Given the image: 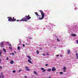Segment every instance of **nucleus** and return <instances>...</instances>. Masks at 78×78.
<instances>
[{"mask_svg": "<svg viewBox=\"0 0 78 78\" xmlns=\"http://www.w3.org/2000/svg\"><path fill=\"white\" fill-rule=\"evenodd\" d=\"M76 56L77 57L76 59H78V54L77 53H76Z\"/></svg>", "mask_w": 78, "mask_h": 78, "instance_id": "obj_18", "label": "nucleus"}, {"mask_svg": "<svg viewBox=\"0 0 78 78\" xmlns=\"http://www.w3.org/2000/svg\"><path fill=\"white\" fill-rule=\"evenodd\" d=\"M9 49L10 50H12V47H9Z\"/></svg>", "mask_w": 78, "mask_h": 78, "instance_id": "obj_25", "label": "nucleus"}, {"mask_svg": "<svg viewBox=\"0 0 78 78\" xmlns=\"http://www.w3.org/2000/svg\"><path fill=\"white\" fill-rule=\"evenodd\" d=\"M39 50H42V48H40V49H39Z\"/></svg>", "mask_w": 78, "mask_h": 78, "instance_id": "obj_37", "label": "nucleus"}, {"mask_svg": "<svg viewBox=\"0 0 78 78\" xmlns=\"http://www.w3.org/2000/svg\"><path fill=\"white\" fill-rule=\"evenodd\" d=\"M27 57L29 58V59H30V60H32V59L31 58V57L28 56V55H27Z\"/></svg>", "mask_w": 78, "mask_h": 78, "instance_id": "obj_9", "label": "nucleus"}, {"mask_svg": "<svg viewBox=\"0 0 78 78\" xmlns=\"http://www.w3.org/2000/svg\"><path fill=\"white\" fill-rule=\"evenodd\" d=\"M1 74H2V73H1Z\"/></svg>", "mask_w": 78, "mask_h": 78, "instance_id": "obj_49", "label": "nucleus"}, {"mask_svg": "<svg viewBox=\"0 0 78 78\" xmlns=\"http://www.w3.org/2000/svg\"><path fill=\"white\" fill-rule=\"evenodd\" d=\"M77 43L78 44V40L76 41Z\"/></svg>", "mask_w": 78, "mask_h": 78, "instance_id": "obj_35", "label": "nucleus"}, {"mask_svg": "<svg viewBox=\"0 0 78 78\" xmlns=\"http://www.w3.org/2000/svg\"><path fill=\"white\" fill-rule=\"evenodd\" d=\"M9 46H10L11 47L12 46L11 45V44H10L9 45Z\"/></svg>", "mask_w": 78, "mask_h": 78, "instance_id": "obj_36", "label": "nucleus"}, {"mask_svg": "<svg viewBox=\"0 0 78 78\" xmlns=\"http://www.w3.org/2000/svg\"><path fill=\"white\" fill-rule=\"evenodd\" d=\"M35 14L36 16H37V17H38V16H39V14H38V13L37 12H35Z\"/></svg>", "mask_w": 78, "mask_h": 78, "instance_id": "obj_12", "label": "nucleus"}, {"mask_svg": "<svg viewBox=\"0 0 78 78\" xmlns=\"http://www.w3.org/2000/svg\"><path fill=\"white\" fill-rule=\"evenodd\" d=\"M28 62L29 63H30V64H33V62L31 61L30 59L28 60Z\"/></svg>", "mask_w": 78, "mask_h": 78, "instance_id": "obj_8", "label": "nucleus"}, {"mask_svg": "<svg viewBox=\"0 0 78 78\" xmlns=\"http://www.w3.org/2000/svg\"><path fill=\"white\" fill-rule=\"evenodd\" d=\"M2 78H5V77L3 75H2Z\"/></svg>", "mask_w": 78, "mask_h": 78, "instance_id": "obj_27", "label": "nucleus"}, {"mask_svg": "<svg viewBox=\"0 0 78 78\" xmlns=\"http://www.w3.org/2000/svg\"><path fill=\"white\" fill-rule=\"evenodd\" d=\"M21 71H22V69H20V70H19V72H21Z\"/></svg>", "mask_w": 78, "mask_h": 78, "instance_id": "obj_30", "label": "nucleus"}, {"mask_svg": "<svg viewBox=\"0 0 78 78\" xmlns=\"http://www.w3.org/2000/svg\"><path fill=\"white\" fill-rule=\"evenodd\" d=\"M39 16L40 17L41 16Z\"/></svg>", "mask_w": 78, "mask_h": 78, "instance_id": "obj_50", "label": "nucleus"}, {"mask_svg": "<svg viewBox=\"0 0 78 78\" xmlns=\"http://www.w3.org/2000/svg\"><path fill=\"white\" fill-rule=\"evenodd\" d=\"M22 46L23 47H25V44H22Z\"/></svg>", "mask_w": 78, "mask_h": 78, "instance_id": "obj_24", "label": "nucleus"}, {"mask_svg": "<svg viewBox=\"0 0 78 78\" xmlns=\"http://www.w3.org/2000/svg\"><path fill=\"white\" fill-rule=\"evenodd\" d=\"M34 78H36V77H34Z\"/></svg>", "mask_w": 78, "mask_h": 78, "instance_id": "obj_47", "label": "nucleus"}, {"mask_svg": "<svg viewBox=\"0 0 78 78\" xmlns=\"http://www.w3.org/2000/svg\"><path fill=\"white\" fill-rule=\"evenodd\" d=\"M55 70H56V68L55 67H53L52 69V71L54 72V71H55Z\"/></svg>", "mask_w": 78, "mask_h": 78, "instance_id": "obj_6", "label": "nucleus"}, {"mask_svg": "<svg viewBox=\"0 0 78 78\" xmlns=\"http://www.w3.org/2000/svg\"><path fill=\"white\" fill-rule=\"evenodd\" d=\"M7 44H9V42H7Z\"/></svg>", "mask_w": 78, "mask_h": 78, "instance_id": "obj_42", "label": "nucleus"}, {"mask_svg": "<svg viewBox=\"0 0 78 78\" xmlns=\"http://www.w3.org/2000/svg\"><path fill=\"white\" fill-rule=\"evenodd\" d=\"M63 70H66V66H64L63 68Z\"/></svg>", "mask_w": 78, "mask_h": 78, "instance_id": "obj_21", "label": "nucleus"}, {"mask_svg": "<svg viewBox=\"0 0 78 78\" xmlns=\"http://www.w3.org/2000/svg\"><path fill=\"white\" fill-rule=\"evenodd\" d=\"M13 63H14V61L13 60L11 61L10 62V64H13Z\"/></svg>", "mask_w": 78, "mask_h": 78, "instance_id": "obj_15", "label": "nucleus"}, {"mask_svg": "<svg viewBox=\"0 0 78 78\" xmlns=\"http://www.w3.org/2000/svg\"><path fill=\"white\" fill-rule=\"evenodd\" d=\"M7 18L8 19V21L9 22H15L16 20V19L14 18V17H13L12 18V17H8Z\"/></svg>", "mask_w": 78, "mask_h": 78, "instance_id": "obj_3", "label": "nucleus"}, {"mask_svg": "<svg viewBox=\"0 0 78 78\" xmlns=\"http://www.w3.org/2000/svg\"><path fill=\"white\" fill-rule=\"evenodd\" d=\"M63 72H66V70H63Z\"/></svg>", "mask_w": 78, "mask_h": 78, "instance_id": "obj_44", "label": "nucleus"}, {"mask_svg": "<svg viewBox=\"0 0 78 78\" xmlns=\"http://www.w3.org/2000/svg\"><path fill=\"white\" fill-rule=\"evenodd\" d=\"M24 78H27V76H24Z\"/></svg>", "mask_w": 78, "mask_h": 78, "instance_id": "obj_33", "label": "nucleus"}, {"mask_svg": "<svg viewBox=\"0 0 78 78\" xmlns=\"http://www.w3.org/2000/svg\"><path fill=\"white\" fill-rule=\"evenodd\" d=\"M28 69V67L27 66L26 67V70H27V71H30V69Z\"/></svg>", "mask_w": 78, "mask_h": 78, "instance_id": "obj_10", "label": "nucleus"}, {"mask_svg": "<svg viewBox=\"0 0 78 78\" xmlns=\"http://www.w3.org/2000/svg\"><path fill=\"white\" fill-rule=\"evenodd\" d=\"M3 50L5 53H6V49H5L3 48Z\"/></svg>", "mask_w": 78, "mask_h": 78, "instance_id": "obj_14", "label": "nucleus"}, {"mask_svg": "<svg viewBox=\"0 0 78 78\" xmlns=\"http://www.w3.org/2000/svg\"><path fill=\"white\" fill-rule=\"evenodd\" d=\"M13 73H16V71H15V70H13Z\"/></svg>", "mask_w": 78, "mask_h": 78, "instance_id": "obj_28", "label": "nucleus"}, {"mask_svg": "<svg viewBox=\"0 0 78 78\" xmlns=\"http://www.w3.org/2000/svg\"><path fill=\"white\" fill-rule=\"evenodd\" d=\"M47 55H49V54H48V53H47Z\"/></svg>", "mask_w": 78, "mask_h": 78, "instance_id": "obj_43", "label": "nucleus"}, {"mask_svg": "<svg viewBox=\"0 0 78 78\" xmlns=\"http://www.w3.org/2000/svg\"><path fill=\"white\" fill-rule=\"evenodd\" d=\"M6 59H7V60H8V59H9V58H8V57H7Z\"/></svg>", "mask_w": 78, "mask_h": 78, "instance_id": "obj_34", "label": "nucleus"}, {"mask_svg": "<svg viewBox=\"0 0 78 78\" xmlns=\"http://www.w3.org/2000/svg\"><path fill=\"white\" fill-rule=\"evenodd\" d=\"M48 66V64H46L45 65V66Z\"/></svg>", "mask_w": 78, "mask_h": 78, "instance_id": "obj_32", "label": "nucleus"}, {"mask_svg": "<svg viewBox=\"0 0 78 78\" xmlns=\"http://www.w3.org/2000/svg\"><path fill=\"white\" fill-rule=\"evenodd\" d=\"M2 59H0V64L1 63V62H2Z\"/></svg>", "mask_w": 78, "mask_h": 78, "instance_id": "obj_31", "label": "nucleus"}, {"mask_svg": "<svg viewBox=\"0 0 78 78\" xmlns=\"http://www.w3.org/2000/svg\"><path fill=\"white\" fill-rule=\"evenodd\" d=\"M1 47H3V42H2L0 44Z\"/></svg>", "mask_w": 78, "mask_h": 78, "instance_id": "obj_5", "label": "nucleus"}, {"mask_svg": "<svg viewBox=\"0 0 78 78\" xmlns=\"http://www.w3.org/2000/svg\"><path fill=\"white\" fill-rule=\"evenodd\" d=\"M57 73H58V72H57Z\"/></svg>", "mask_w": 78, "mask_h": 78, "instance_id": "obj_48", "label": "nucleus"}, {"mask_svg": "<svg viewBox=\"0 0 78 78\" xmlns=\"http://www.w3.org/2000/svg\"><path fill=\"white\" fill-rule=\"evenodd\" d=\"M14 53H15V54H16V51H14Z\"/></svg>", "mask_w": 78, "mask_h": 78, "instance_id": "obj_39", "label": "nucleus"}, {"mask_svg": "<svg viewBox=\"0 0 78 78\" xmlns=\"http://www.w3.org/2000/svg\"><path fill=\"white\" fill-rule=\"evenodd\" d=\"M31 19V17L30 16V15H28V16H26L25 17H24L20 20H17L16 21L17 22H19V21H23V22H27L28 20H30Z\"/></svg>", "mask_w": 78, "mask_h": 78, "instance_id": "obj_1", "label": "nucleus"}, {"mask_svg": "<svg viewBox=\"0 0 78 78\" xmlns=\"http://www.w3.org/2000/svg\"><path fill=\"white\" fill-rule=\"evenodd\" d=\"M42 55H43V56H45V54L44 53H43L42 54Z\"/></svg>", "mask_w": 78, "mask_h": 78, "instance_id": "obj_26", "label": "nucleus"}, {"mask_svg": "<svg viewBox=\"0 0 78 78\" xmlns=\"http://www.w3.org/2000/svg\"><path fill=\"white\" fill-rule=\"evenodd\" d=\"M57 42H60V40H59V39L58 38H57Z\"/></svg>", "mask_w": 78, "mask_h": 78, "instance_id": "obj_19", "label": "nucleus"}, {"mask_svg": "<svg viewBox=\"0 0 78 78\" xmlns=\"http://www.w3.org/2000/svg\"><path fill=\"white\" fill-rule=\"evenodd\" d=\"M47 71L48 72H51V69L50 68H48V69L47 70Z\"/></svg>", "mask_w": 78, "mask_h": 78, "instance_id": "obj_16", "label": "nucleus"}, {"mask_svg": "<svg viewBox=\"0 0 78 78\" xmlns=\"http://www.w3.org/2000/svg\"><path fill=\"white\" fill-rule=\"evenodd\" d=\"M41 70H43L42 72H45L46 71V70L44 68H41Z\"/></svg>", "mask_w": 78, "mask_h": 78, "instance_id": "obj_4", "label": "nucleus"}, {"mask_svg": "<svg viewBox=\"0 0 78 78\" xmlns=\"http://www.w3.org/2000/svg\"><path fill=\"white\" fill-rule=\"evenodd\" d=\"M60 75H62V74H63V72H60Z\"/></svg>", "mask_w": 78, "mask_h": 78, "instance_id": "obj_23", "label": "nucleus"}, {"mask_svg": "<svg viewBox=\"0 0 78 78\" xmlns=\"http://www.w3.org/2000/svg\"><path fill=\"white\" fill-rule=\"evenodd\" d=\"M36 52L37 54H39V51H37Z\"/></svg>", "mask_w": 78, "mask_h": 78, "instance_id": "obj_20", "label": "nucleus"}, {"mask_svg": "<svg viewBox=\"0 0 78 78\" xmlns=\"http://www.w3.org/2000/svg\"><path fill=\"white\" fill-rule=\"evenodd\" d=\"M39 11L41 14V18L40 17L39 18V20H42V19H43L44 18V17H45V14H44V13L43 12V11L42 10H40Z\"/></svg>", "mask_w": 78, "mask_h": 78, "instance_id": "obj_2", "label": "nucleus"}, {"mask_svg": "<svg viewBox=\"0 0 78 78\" xmlns=\"http://www.w3.org/2000/svg\"><path fill=\"white\" fill-rule=\"evenodd\" d=\"M34 74H35V75H36L37 76H38V74H37V73H36V72L35 71H34Z\"/></svg>", "mask_w": 78, "mask_h": 78, "instance_id": "obj_7", "label": "nucleus"}, {"mask_svg": "<svg viewBox=\"0 0 78 78\" xmlns=\"http://www.w3.org/2000/svg\"><path fill=\"white\" fill-rule=\"evenodd\" d=\"M12 56H14L15 55V54H14V53L13 52L12 53Z\"/></svg>", "mask_w": 78, "mask_h": 78, "instance_id": "obj_22", "label": "nucleus"}, {"mask_svg": "<svg viewBox=\"0 0 78 78\" xmlns=\"http://www.w3.org/2000/svg\"><path fill=\"white\" fill-rule=\"evenodd\" d=\"M59 56V55H56V57H58Z\"/></svg>", "mask_w": 78, "mask_h": 78, "instance_id": "obj_40", "label": "nucleus"}, {"mask_svg": "<svg viewBox=\"0 0 78 78\" xmlns=\"http://www.w3.org/2000/svg\"><path fill=\"white\" fill-rule=\"evenodd\" d=\"M68 54H70V50H67Z\"/></svg>", "mask_w": 78, "mask_h": 78, "instance_id": "obj_13", "label": "nucleus"}, {"mask_svg": "<svg viewBox=\"0 0 78 78\" xmlns=\"http://www.w3.org/2000/svg\"><path fill=\"white\" fill-rule=\"evenodd\" d=\"M1 77H2V76H0V78H1Z\"/></svg>", "mask_w": 78, "mask_h": 78, "instance_id": "obj_46", "label": "nucleus"}, {"mask_svg": "<svg viewBox=\"0 0 78 78\" xmlns=\"http://www.w3.org/2000/svg\"><path fill=\"white\" fill-rule=\"evenodd\" d=\"M9 54H10V55H11V54H11V53H10Z\"/></svg>", "mask_w": 78, "mask_h": 78, "instance_id": "obj_45", "label": "nucleus"}, {"mask_svg": "<svg viewBox=\"0 0 78 78\" xmlns=\"http://www.w3.org/2000/svg\"><path fill=\"white\" fill-rule=\"evenodd\" d=\"M71 36H73V37H76V34H71Z\"/></svg>", "mask_w": 78, "mask_h": 78, "instance_id": "obj_11", "label": "nucleus"}, {"mask_svg": "<svg viewBox=\"0 0 78 78\" xmlns=\"http://www.w3.org/2000/svg\"><path fill=\"white\" fill-rule=\"evenodd\" d=\"M17 49L18 50H20V48L19 46H18L17 47Z\"/></svg>", "mask_w": 78, "mask_h": 78, "instance_id": "obj_17", "label": "nucleus"}, {"mask_svg": "<svg viewBox=\"0 0 78 78\" xmlns=\"http://www.w3.org/2000/svg\"><path fill=\"white\" fill-rule=\"evenodd\" d=\"M60 57H62V55H60Z\"/></svg>", "mask_w": 78, "mask_h": 78, "instance_id": "obj_41", "label": "nucleus"}, {"mask_svg": "<svg viewBox=\"0 0 78 78\" xmlns=\"http://www.w3.org/2000/svg\"><path fill=\"white\" fill-rule=\"evenodd\" d=\"M0 69H2V66H0Z\"/></svg>", "mask_w": 78, "mask_h": 78, "instance_id": "obj_29", "label": "nucleus"}, {"mask_svg": "<svg viewBox=\"0 0 78 78\" xmlns=\"http://www.w3.org/2000/svg\"><path fill=\"white\" fill-rule=\"evenodd\" d=\"M2 55V52H0V55Z\"/></svg>", "mask_w": 78, "mask_h": 78, "instance_id": "obj_38", "label": "nucleus"}]
</instances>
